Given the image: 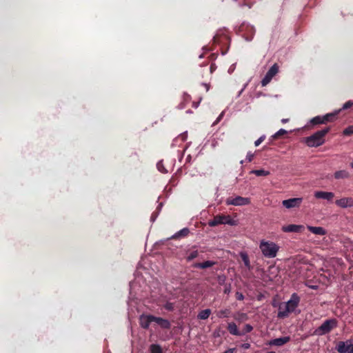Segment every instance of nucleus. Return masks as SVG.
I'll use <instances>...</instances> for the list:
<instances>
[{"instance_id":"obj_1","label":"nucleus","mask_w":353,"mask_h":353,"mask_svg":"<svg viewBox=\"0 0 353 353\" xmlns=\"http://www.w3.org/2000/svg\"><path fill=\"white\" fill-rule=\"evenodd\" d=\"M330 127L319 130L305 139V143L308 147H319L325 143V136L330 132Z\"/></svg>"},{"instance_id":"obj_2","label":"nucleus","mask_w":353,"mask_h":353,"mask_svg":"<svg viewBox=\"0 0 353 353\" xmlns=\"http://www.w3.org/2000/svg\"><path fill=\"white\" fill-rule=\"evenodd\" d=\"M259 248L266 258H274L279 250V247L274 242L261 241L259 244Z\"/></svg>"},{"instance_id":"obj_3","label":"nucleus","mask_w":353,"mask_h":353,"mask_svg":"<svg viewBox=\"0 0 353 353\" xmlns=\"http://www.w3.org/2000/svg\"><path fill=\"white\" fill-rule=\"evenodd\" d=\"M338 321L336 319L325 320L321 326L316 329L314 334L322 336L330 333L334 328L337 327Z\"/></svg>"},{"instance_id":"obj_4","label":"nucleus","mask_w":353,"mask_h":353,"mask_svg":"<svg viewBox=\"0 0 353 353\" xmlns=\"http://www.w3.org/2000/svg\"><path fill=\"white\" fill-rule=\"evenodd\" d=\"M221 224H228L229 225H236V221L231 218L230 215L218 214L214 216L213 219L208 221L210 227H215Z\"/></svg>"},{"instance_id":"obj_5","label":"nucleus","mask_w":353,"mask_h":353,"mask_svg":"<svg viewBox=\"0 0 353 353\" xmlns=\"http://www.w3.org/2000/svg\"><path fill=\"white\" fill-rule=\"evenodd\" d=\"M279 65L277 63H274L267 72L264 78L261 81V85L266 86L272 79V78L278 73Z\"/></svg>"},{"instance_id":"obj_6","label":"nucleus","mask_w":353,"mask_h":353,"mask_svg":"<svg viewBox=\"0 0 353 353\" xmlns=\"http://www.w3.org/2000/svg\"><path fill=\"white\" fill-rule=\"evenodd\" d=\"M225 203L228 205H232L235 206L246 205L250 203V199L248 198L242 197L240 196H236L235 198L229 197L226 199Z\"/></svg>"},{"instance_id":"obj_7","label":"nucleus","mask_w":353,"mask_h":353,"mask_svg":"<svg viewBox=\"0 0 353 353\" xmlns=\"http://www.w3.org/2000/svg\"><path fill=\"white\" fill-rule=\"evenodd\" d=\"M336 350L339 353H349L352 348V341H339L336 345Z\"/></svg>"},{"instance_id":"obj_8","label":"nucleus","mask_w":353,"mask_h":353,"mask_svg":"<svg viewBox=\"0 0 353 353\" xmlns=\"http://www.w3.org/2000/svg\"><path fill=\"white\" fill-rule=\"evenodd\" d=\"M303 201L302 198H292L282 201L283 205L288 208H299Z\"/></svg>"},{"instance_id":"obj_9","label":"nucleus","mask_w":353,"mask_h":353,"mask_svg":"<svg viewBox=\"0 0 353 353\" xmlns=\"http://www.w3.org/2000/svg\"><path fill=\"white\" fill-rule=\"evenodd\" d=\"M300 302V297L296 293H293L291 295L290 300L286 303L287 306L289 307L290 311L293 312L295 309L298 307Z\"/></svg>"},{"instance_id":"obj_10","label":"nucleus","mask_w":353,"mask_h":353,"mask_svg":"<svg viewBox=\"0 0 353 353\" xmlns=\"http://www.w3.org/2000/svg\"><path fill=\"white\" fill-rule=\"evenodd\" d=\"M304 229V226L301 225H295V224H290L287 225H283L281 228L282 231L284 232H294V233H301L303 232Z\"/></svg>"},{"instance_id":"obj_11","label":"nucleus","mask_w":353,"mask_h":353,"mask_svg":"<svg viewBox=\"0 0 353 353\" xmlns=\"http://www.w3.org/2000/svg\"><path fill=\"white\" fill-rule=\"evenodd\" d=\"M292 313L289 307L287 306L285 302L281 303L279 307V311L277 314V317L279 319H285L287 318L289 314Z\"/></svg>"},{"instance_id":"obj_12","label":"nucleus","mask_w":353,"mask_h":353,"mask_svg":"<svg viewBox=\"0 0 353 353\" xmlns=\"http://www.w3.org/2000/svg\"><path fill=\"white\" fill-rule=\"evenodd\" d=\"M155 316L151 314L141 315L140 317V325L144 329H148L152 322H155Z\"/></svg>"},{"instance_id":"obj_13","label":"nucleus","mask_w":353,"mask_h":353,"mask_svg":"<svg viewBox=\"0 0 353 353\" xmlns=\"http://www.w3.org/2000/svg\"><path fill=\"white\" fill-rule=\"evenodd\" d=\"M335 203L339 207L346 208L348 207L353 206V198L352 197H343L338 199L335 201Z\"/></svg>"},{"instance_id":"obj_14","label":"nucleus","mask_w":353,"mask_h":353,"mask_svg":"<svg viewBox=\"0 0 353 353\" xmlns=\"http://www.w3.org/2000/svg\"><path fill=\"white\" fill-rule=\"evenodd\" d=\"M290 336H283L270 340L268 344L274 346H282L290 341Z\"/></svg>"},{"instance_id":"obj_15","label":"nucleus","mask_w":353,"mask_h":353,"mask_svg":"<svg viewBox=\"0 0 353 353\" xmlns=\"http://www.w3.org/2000/svg\"><path fill=\"white\" fill-rule=\"evenodd\" d=\"M314 196L316 199L332 201L334 197V194L331 192L316 191L314 192Z\"/></svg>"},{"instance_id":"obj_16","label":"nucleus","mask_w":353,"mask_h":353,"mask_svg":"<svg viewBox=\"0 0 353 353\" xmlns=\"http://www.w3.org/2000/svg\"><path fill=\"white\" fill-rule=\"evenodd\" d=\"M155 322L163 329L169 330L171 327L170 322L165 319L161 317L155 316Z\"/></svg>"},{"instance_id":"obj_17","label":"nucleus","mask_w":353,"mask_h":353,"mask_svg":"<svg viewBox=\"0 0 353 353\" xmlns=\"http://www.w3.org/2000/svg\"><path fill=\"white\" fill-rule=\"evenodd\" d=\"M190 234V230L188 228H184L179 232H176L174 235H172L170 239H179L182 238L187 237Z\"/></svg>"},{"instance_id":"obj_18","label":"nucleus","mask_w":353,"mask_h":353,"mask_svg":"<svg viewBox=\"0 0 353 353\" xmlns=\"http://www.w3.org/2000/svg\"><path fill=\"white\" fill-rule=\"evenodd\" d=\"M227 329L230 334L234 336H242L243 333L241 332L237 328V326L235 323L230 322L228 323Z\"/></svg>"},{"instance_id":"obj_19","label":"nucleus","mask_w":353,"mask_h":353,"mask_svg":"<svg viewBox=\"0 0 353 353\" xmlns=\"http://www.w3.org/2000/svg\"><path fill=\"white\" fill-rule=\"evenodd\" d=\"M216 262L212 261H206L203 263H196L193 265L194 268L200 269H206L213 266Z\"/></svg>"},{"instance_id":"obj_20","label":"nucleus","mask_w":353,"mask_h":353,"mask_svg":"<svg viewBox=\"0 0 353 353\" xmlns=\"http://www.w3.org/2000/svg\"><path fill=\"white\" fill-rule=\"evenodd\" d=\"M307 229L310 232L314 234L318 235H325L326 234L325 230L322 227H314V226H307Z\"/></svg>"},{"instance_id":"obj_21","label":"nucleus","mask_w":353,"mask_h":353,"mask_svg":"<svg viewBox=\"0 0 353 353\" xmlns=\"http://www.w3.org/2000/svg\"><path fill=\"white\" fill-rule=\"evenodd\" d=\"M337 112L328 113L324 116H322L324 124L328 122L334 121L336 118Z\"/></svg>"},{"instance_id":"obj_22","label":"nucleus","mask_w":353,"mask_h":353,"mask_svg":"<svg viewBox=\"0 0 353 353\" xmlns=\"http://www.w3.org/2000/svg\"><path fill=\"white\" fill-rule=\"evenodd\" d=\"M241 30L243 31L245 28L248 29L249 35L246 37V40L251 41L254 33H255V29L253 26H245L243 24L241 27Z\"/></svg>"},{"instance_id":"obj_23","label":"nucleus","mask_w":353,"mask_h":353,"mask_svg":"<svg viewBox=\"0 0 353 353\" xmlns=\"http://www.w3.org/2000/svg\"><path fill=\"white\" fill-rule=\"evenodd\" d=\"M350 174L346 170H339L334 173V178L336 179H348Z\"/></svg>"},{"instance_id":"obj_24","label":"nucleus","mask_w":353,"mask_h":353,"mask_svg":"<svg viewBox=\"0 0 353 353\" xmlns=\"http://www.w3.org/2000/svg\"><path fill=\"white\" fill-rule=\"evenodd\" d=\"M199 256V252L197 250H188L187 252V256L185 257L187 261H191L196 259Z\"/></svg>"},{"instance_id":"obj_25","label":"nucleus","mask_w":353,"mask_h":353,"mask_svg":"<svg viewBox=\"0 0 353 353\" xmlns=\"http://www.w3.org/2000/svg\"><path fill=\"white\" fill-rule=\"evenodd\" d=\"M211 314V310L210 309H205V310H203L202 311H201L199 314H198V319H201V320H205L207 319H208V317L210 316Z\"/></svg>"},{"instance_id":"obj_26","label":"nucleus","mask_w":353,"mask_h":353,"mask_svg":"<svg viewBox=\"0 0 353 353\" xmlns=\"http://www.w3.org/2000/svg\"><path fill=\"white\" fill-rule=\"evenodd\" d=\"M241 259H242L245 266L249 270H250L252 268V266L250 265V259H249V257H248V254L246 253L241 252Z\"/></svg>"},{"instance_id":"obj_27","label":"nucleus","mask_w":353,"mask_h":353,"mask_svg":"<svg viewBox=\"0 0 353 353\" xmlns=\"http://www.w3.org/2000/svg\"><path fill=\"white\" fill-rule=\"evenodd\" d=\"M234 318L235 320L239 322H243L248 319V316L247 314L243 312H238L234 315Z\"/></svg>"},{"instance_id":"obj_28","label":"nucleus","mask_w":353,"mask_h":353,"mask_svg":"<svg viewBox=\"0 0 353 353\" xmlns=\"http://www.w3.org/2000/svg\"><path fill=\"white\" fill-rule=\"evenodd\" d=\"M252 174H255L257 176H268L270 172L269 171L261 169V170H253L251 171Z\"/></svg>"},{"instance_id":"obj_29","label":"nucleus","mask_w":353,"mask_h":353,"mask_svg":"<svg viewBox=\"0 0 353 353\" xmlns=\"http://www.w3.org/2000/svg\"><path fill=\"white\" fill-rule=\"evenodd\" d=\"M150 350V353H163L161 347L157 344H152Z\"/></svg>"},{"instance_id":"obj_30","label":"nucleus","mask_w":353,"mask_h":353,"mask_svg":"<svg viewBox=\"0 0 353 353\" xmlns=\"http://www.w3.org/2000/svg\"><path fill=\"white\" fill-rule=\"evenodd\" d=\"M310 123L313 125L324 124L322 116H316L310 120Z\"/></svg>"},{"instance_id":"obj_31","label":"nucleus","mask_w":353,"mask_h":353,"mask_svg":"<svg viewBox=\"0 0 353 353\" xmlns=\"http://www.w3.org/2000/svg\"><path fill=\"white\" fill-rule=\"evenodd\" d=\"M288 134V131L284 129H280L278 132H276L272 136V139H278L283 135Z\"/></svg>"},{"instance_id":"obj_32","label":"nucleus","mask_w":353,"mask_h":353,"mask_svg":"<svg viewBox=\"0 0 353 353\" xmlns=\"http://www.w3.org/2000/svg\"><path fill=\"white\" fill-rule=\"evenodd\" d=\"M230 313V311L228 309L220 310L217 313V316L219 318L228 317Z\"/></svg>"},{"instance_id":"obj_33","label":"nucleus","mask_w":353,"mask_h":353,"mask_svg":"<svg viewBox=\"0 0 353 353\" xmlns=\"http://www.w3.org/2000/svg\"><path fill=\"white\" fill-rule=\"evenodd\" d=\"M343 134L345 136H350V135L353 134V125H349L348 127L345 128L343 131Z\"/></svg>"},{"instance_id":"obj_34","label":"nucleus","mask_w":353,"mask_h":353,"mask_svg":"<svg viewBox=\"0 0 353 353\" xmlns=\"http://www.w3.org/2000/svg\"><path fill=\"white\" fill-rule=\"evenodd\" d=\"M252 330L253 327L251 325L246 324L241 332L243 333V335H244L245 334L251 332Z\"/></svg>"},{"instance_id":"obj_35","label":"nucleus","mask_w":353,"mask_h":353,"mask_svg":"<svg viewBox=\"0 0 353 353\" xmlns=\"http://www.w3.org/2000/svg\"><path fill=\"white\" fill-rule=\"evenodd\" d=\"M163 307L168 310V311H173L174 309V303L170 302H167L164 305Z\"/></svg>"},{"instance_id":"obj_36","label":"nucleus","mask_w":353,"mask_h":353,"mask_svg":"<svg viewBox=\"0 0 353 353\" xmlns=\"http://www.w3.org/2000/svg\"><path fill=\"white\" fill-rule=\"evenodd\" d=\"M265 139V136L263 135L261 137H259L255 142L254 145L256 147L259 146Z\"/></svg>"},{"instance_id":"obj_37","label":"nucleus","mask_w":353,"mask_h":353,"mask_svg":"<svg viewBox=\"0 0 353 353\" xmlns=\"http://www.w3.org/2000/svg\"><path fill=\"white\" fill-rule=\"evenodd\" d=\"M353 105V102L351 101H347L343 106V109L346 110L347 108H350Z\"/></svg>"},{"instance_id":"obj_38","label":"nucleus","mask_w":353,"mask_h":353,"mask_svg":"<svg viewBox=\"0 0 353 353\" xmlns=\"http://www.w3.org/2000/svg\"><path fill=\"white\" fill-rule=\"evenodd\" d=\"M236 298L239 301H243L244 299V296L242 293L239 292H236Z\"/></svg>"},{"instance_id":"obj_39","label":"nucleus","mask_w":353,"mask_h":353,"mask_svg":"<svg viewBox=\"0 0 353 353\" xmlns=\"http://www.w3.org/2000/svg\"><path fill=\"white\" fill-rule=\"evenodd\" d=\"M253 158H254V154L250 152H248L246 156V159L248 160V161L251 162L252 161Z\"/></svg>"},{"instance_id":"obj_40","label":"nucleus","mask_w":353,"mask_h":353,"mask_svg":"<svg viewBox=\"0 0 353 353\" xmlns=\"http://www.w3.org/2000/svg\"><path fill=\"white\" fill-rule=\"evenodd\" d=\"M241 347L244 350H248L250 347V344L248 343H243Z\"/></svg>"},{"instance_id":"obj_41","label":"nucleus","mask_w":353,"mask_h":353,"mask_svg":"<svg viewBox=\"0 0 353 353\" xmlns=\"http://www.w3.org/2000/svg\"><path fill=\"white\" fill-rule=\"evenodd\" d=\"M213 41L214 43H219V35L218 34H216L214 37H213Z\"/></svg>"},{"instance_id":"obj_42","label":"nucleus","mask_w":353,"mask_h":353,"mask_svg":"<svg viewBox=\"0 0 353 353\" xmlns=\"http://www.w3.org/2000/svg\"><path fill=\"white\" fill-rule=\"evenodd\" d=\"M215 67H214V64H212L210 65V72L212 73L213 70H214Z\"/></svg>"},{"instance_id":"obj_43","label":"nucleus","mask_w":353,"mask_h":353,"mask_svg":"<svg viewBox=\"0 0 353 353\" xmlns=\"http://www.w3.org/2000/svg\"><path fill=\"white\" fill-rule=\"evenodd\" d=\"M157 168H158V170H159V171H161V172H164V171H163L162 169H161L160 163H159L157 164Z\"/></svg>"},{"instance_id":"obj_44","label":"nucleus","mask_w":353,"mask_h":353,"mask_svg":"<svg viewBox=\"0 0 353 353\" xmlns=\"http://www.w3.org/2000/svg\"><path fill=\"white\" fill-rule=\"evenodd\" d=\"M288 121H289V119H281V122H282L283 123H287Z\"/></svg>"},{"instance_id":"obj_45","label":"nucleus","mask_w":353,"mask_h":353,"mask_svg":"<svg viewBox=\"0 0 353 353\" xmlns=\"http://www.w3.org/2000/svg\"><path fill=\"white\" fill-rule=\"evenodd\" d=\"M223 114V112H222V113L219 115V117H218V119H217L216 122H219V121H220V119H221V117H222Z\"/></svg>"},{"instance_id":"obj_46","label":"nucleus","mask_w":353,"mask_h":353,"mask_svg":"<svg viewBox=\"0 0 353 353\" xmlns=\"http://www.w3.org/2000/svg\"><path fill=\"white\" fill-rule=\"evenodd\" d=\"M349 353H353V343H352V348L350 349V351Z\"/></svg>"},{"instance_id":"obj_47","label":"nucleus","mask_w":353,"mask_h":353,"mask_svg":"<svg viewBox=\"0 0 353 353\" xmlns=\"http://www.w3.org/2000/svg\"><path fill=\"white\" fill-rule=\"evenodd\" d=\"M229 291H230L229 290L225 289V293H228V292H229Z\"/></svg>"},{"instance_id":"obj_48","label":"nucleus","mask_w":353,"mask_h":353,"mask_svg":"<svg viewBox=\"0 0 353 353\" xmlns=\"http://www.w3.org/2000/svg\"><path fill=\"white\" fill-rule=\"evenodd\" d=\"M267 353H276L275 352H273V351H270V352H268Z\"/></svg>"},{"instance_id":"obj_49","label":"nucleus","mask_w":353,"mask_h":353,"mask_svg":"<svg viewBox=\"0 0 353 353\" xmlns=\"http://www.w3.org/2000/svg\"><path fill=\"white\" fill-rule=\"evenodd\" d=\"M351 167L353 168V162L350 164Z\"/></svg>"}]
</instances>
